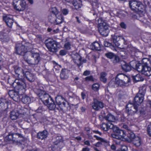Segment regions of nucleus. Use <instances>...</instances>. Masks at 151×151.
<instances>
[{
    "label": "nucleus",
    "instance_id": "22",
    "mask_svg": "<svg viewBox=\"0 0 151 151\" xmlns=\"http://www.w3.org/2000/svg\"><path fill=\"white\" fill-rule=\"evenodd\" d=\"M121 65L122 70L124 71L127 72L131 70V69L129 64L122 61L121 62Z\"/></svg>",
    "mask_w": 151,
    "mask_h": 151
},
{
    "label": "nucleus",
    "instance_id": "59",
    "mask_svg": "<svg viewBox=\"0 0 151 151\" xmlns=\"http://www.w3.org/2000/svg\"><path fill=\"white\" fill-rule=\"evenodd\" d=\"M70 46V43L69 42H67L65 44L64 46L67 50H69L71 48Z\"/></svg>",
    "mask_w": 151,
    "mask_h": 151
},
{
    "label": "nucleus",
    "instance_id": "10",
    "mask_svg": "<svg viewBox=\"0 0 151 151\" xmlns=\"http://www.w3.org/2000/svg\"><path fill=\"white\" fill-rule=\"evenodd\" d=\"M141 65L138 72L145 76H149L151 75V68L149 66H143Z\"/></svg>",
    "mask_w": 151,
    "mask_h": 151
},
{
    "label": "nucleus",
    "instance_id": "24",
    "mask_svg": "<svg viewBox=\"0 0 151 151\" xmlns=\"http://www.w3.org/2000/svg\"><path fill=\"white\" fill-rule=\"evenodd\" d=\"M55 42H56L53 39L49 38L45 40V43L46 47L47 49H50L51 46H52V45L53 46V45H55Z\"/></svg>",
    "mask_w": 151,
    "mask_h": 151
},
{
    "label": "nucleus",
    "instance_id": "60",
    "mask_svg": "<svg viewBox=\"0 0 151 151\" xmlns=\"http://www.w3.org/2000/svg\"><path fill=\"white\" fill-rule=\"evenodd\" d=\"M128 148L125 145H122L121 150L118 151H127Z\"/></svg>",
    "mask_w": 151,
    "mask_h": 151
},
{
    "label": "nucleus",
    "instance_id": "45",
    "mask_svg": "<svg viewBox=\"0 0 151 151\" xmlns=\"http://www.w3.org/2000/svg\"><path fill=\"white\" fill-rule=\"evenodd\" d=\"M107 74L104 72H101L100 74V81L103 82L104 83H106L107 81V78L106 77Z\"/></svg>",
    "mask_w": 151,
    "mask_h": 151
},
{
    "label": "nucleus",
    "instance_id": "43",
    "mask_svg": "<svg viewBox=\"0 0 151 151\" xmlns=\"http://www.w3.org/2000/svg\"><path fill=\"white\" fill-rule=\"evenodd\" d=\"M146 87L145 86L140 87L139 88V91L137 94H139L144 97L146 92Z\"/></svg>",
    "mask_w": 151,
    "mask_h": 151
},
{
    "label": "nucleus",
    "instance_id": "4",
    "mask_svg": "<svg viewBox=\"0 0 151 151\" xmlns=\"http://www.w3.org/2000/svg\"><path fill=\"white\" fill-rule=\"evenodd\" d=\"M24 78H23L21 79H16L14 83V84H16L15 86V88L18 91V92L20 94L24 93L25 91L26 84Z\"/></svg>",
    "mask_w": 151,
    "mask_h": 151
},
{
    "label": "nucleus",
    "instance_id": "8",
    "mask_svg": "<svg viewBox=\"0 0 151 151\" xmlns=\"http://www.w3.org/2000/svg\"><path fill=\"white\" fill-rule=\"evenodd\" d=\"M137 110V106L133 104H129L127 105L125 111L128 115H132L136 113Z\"/></svg>",
    "mask_w": 151,
    "mask_h": 151
},
{
    "label": "nucleus",
    "instance_id": "46",
    "mask_svg": "<svg viewBox=\"0 0 151 151\" xmlns=\"http://www.w3.org/2000/svg\"><path fill=\"white\" fill-rule=\"evenodd\" d=\"M19 133H13V139L12 141L17 143L19 142Z\"/></svg>",
    "mask_w": 151,
    "mask_h": 151
},
{
    "label": "nucleus",
    "instance_id": "52",
    "mask_svg": "<svg viewBox=\"0 0 151 151\" xmlns=\"http://www.w3.org/2000/svg\"><path fill=\"white\" fill-rule=\"evenodd\" d=\"M72 57L73 61L81 59L80 56L77 53L73 55Z\"/></svg>",
    "mask_w": 151,
    "mask_h": 151
},
{
    "label": "nucleus",
    "instance_id": "20",
    "mask_svg": "<svg viewBox=\"0 0 151 151\" xmlns=\"http://www.w3.org/2000/svg\"><path fill=\"white\" fill-rule=\"evenodd\" d=\"M25 76L27 80L30 82H32L35 80L34 75L28 71H26L24 73Z\"/></svg>",
    "mask_w": 151,
    "mask_h": 151
},
{
    "label": "nucleus",
    "instance_id": "41",
    "mask_svg": "<svg viewBox=\"0 0 151 151\" xmlns=\"http://www.w3.org/2000/svg\"><path fill=\"white\" fill-rule=\"evenodd\" d=\"M142 63H141V65L143 66H148L149 64H150L151 61L149 58H144L142 60Z\"/></svg>",
    "mask_w": 151,
    "mask_h": 151
},
{
    "label": "nucleus",
    "instance_id": "30",
    "mask_svg": "<svg viewBox=\"0 0 151 151\" xmlns=\"http://www.w3.org/2000/svg\"><path fill=\"white\" fill-rule=\"evenodd\" d=\"M35 93L40 98V99L46 93L43 90L39 88H35L34 90Z\"/></svg>",
    "mask_w": 151,
    "mask_h": 151
},
{
    "label": "nucleus",
    "instance_id": "34",
    "mask_svg": "<svg viewBox=\"0 0 151 151\" xmlns=\"http://www.w3.org/2000/svg\"><path fill=\"white\" fill-rule=\"evenodd\" d=\"M124 80L129 81V78L127 76L122 73H120L117 74L115 80Z\"/></svg>",
    "mask_w": 151,
    "mask_h": 151
},
{
    "label": "nucleus",
    "instance_id": "62",
    "mask_svg": "<svg viewBox=\"0 0 151 151\" xmlns=\"http://www.w3.org/2000/svg\"><path fill=\"white\" fill-rule=\"evenodd\" d=\"M68 94L71 98H73L75 96L74 94L70 91L68 92Z\"/></svg>",
    "mask_w": 151,
    "mask_h": 151
},
{
    "label": "nucleus",
    "instance_id": "29",
    "mask_svg": "<svg viewBox=\"0 0 151 151\" xmlns=\"http://www.w3.org/2000/svg\"><path fill=\"white\" fill-rule=\"evenodd\" d=\"M64 19L62 14H60L56 16L55 22L54 25H57L62 23Z\"/></svg>",
    "mask_w": 151,
    "mask_h": 151
},
{
    "label": "nucleus",
    "instance_id": "18",
    "mask_svg": "<svg viewBox=\"0 0 151 151\" xmlns=\"http://www.w3.org/2000/svg\"><path fill=\"white\" fill-rule=\"evenodd\" d=\"M144 99L143 96L137 94L134 98L133 104L137 106L143 102Z\"/></svg>",
    "mask_w": 151,
    "mask_h": 151
},
{
    "label": "nucleus",
    "instance_id": "63",
    "mask_svg": "<svg viewBox=\"0 0 151 151\" xmlns=\"http://www.w3.org/2000/svg\"><path fill=\"white\" fill-rule=\"evenodd\" d=\"M69 11L68 9H63L62 10V12L64 15H66L68 14Z\"/></svg>",
    "mask_w": 151,
    "mask_h": 151
},
{
    "label": "nucleus",
    "instance_id": "38",
    "mask_svg": "<svg viewBox=\"0 0 151 151\" xmlns=\"http://www.w3.org/2000/svg\"><path fill=\"white\" fill-rule=\"evenodd\" d=\"M92 49L93 50H101V45L97 42H94L91 45Z\"/></svg>",
    "mask_w": 151,
    "mask_h": 151
},
{
    "label": "nucleus",
    "instance_id": "26",
    "mask_svg": "<svg viewBox=\"0 0 151 151\" xmlns=\"http://www.w3.org/2000/svg\"><path fill=\"white\" fill-rule=\"evenodd\" d=\"M94 137L96 138V139L100 141L101 142L102 145H104L105 147L109 145V142L108 141L100 137H98L96 135H94Z\"/></svg>",
    "mask_w": 151,
    "mask_h": 151
},
{
    "label": "nucleus",
    "instance_id": "17",
    "mask_svg": "<svg viewBox=\"0 0 151 151\" xmlns=\"http://www.w3.org/2000/svg\"><path fill=\"white\" fill-rule=\"evenodd\" d=\"M70 70L66 68L62 69L60 74V77L61 80L67 79L69 77Z\"/></svg>",
    "mask_w": 151,
    "mask_h": 151
},
{
    "label": "nucleus",
    "instance_id": "58",
    "mask_svg": "<svg viewBox=\"0 0 151 151\" xmlns=\"http://www.w3.org/2000/svg\"><path fill=\"white\" fill-rule=\"evenodd\" d=\"M101 115H100L99 116V118L100 120H102L103 119H105V113L104 111H102L101 112Z\"/></svg>",
    "mask_w": 151,
    "mask_h": 151
},
{
    "label": "nucleus",
    "instance_id": "61",
    "mask_svg": "<svg viewBox=\"0 0 151 151\" xmlns=\"http://www.w3.org/2000/svg\"><path fill=\"white\" fill-rule=\"evenodd\" d=\"M59 54L61 56L65 55L67 54V51L64 50H61L60 51Z\"/></svg>",
    "mask_w": 151,
    "mask_h": 151
},
{
    "label": "nucleus",
    "instance_id": "21",
    "mask_svg": "<svg viewBox=\"0 0 151 151\" xmlns=\"http://www.w3.org/2000/svg\"><path fill=\"white\" fill-rule=\"evenodd\" d=\"M129 65L131 68H132L135 69L138 71L140 68V66H141V63H139L135 60L131 61L129 62Z\"/></svg>",
    "mask_w": 151,
    "mask_h": 151
},
{
    "label": "nucleus",
    "instance_id": "2",
    "mask_svg": "<svg viewBox=\"0 0 151 151\" xmlns=\"http://www.w3.org/2000/svg\"><path fill=\"white\" fill-rule=\"evenodd\" d=\"M97 24L99 31L101 35L104 36H107L109 32L108 24L101 18L98 19Z\"/></svg>",
    "mask_w": 151,
    "mask_h": 151
},
{
    "label": "nucleus",
    "instance_id": "55",
    "mask_svg": "<svg viewBox=\"0 0 151 151\" xmlns=\"http://www.w3.org/2000/svg\"><path fill=\"white\" fill-rule=\"evenodd\" d=\"M52 14H55V15L56 16L59 15L58 14V11L55 7H54L52 9Z\"/></svg>",
    "mask_w": 151,
    "mask_h": 151
},
{
    "label": "nucleus",
    "instance_id": "12",
    "mask_svg": "<svg viewBox=\"0 0 151 151\" xmlns=\"http://www.w3.org/2000/svg\"><path fill=\"white\" fill-rule=\"evenodd\" d=\"M113 40L114 43L117 46L122 42L125 45L127 44V40L122 36L114 35L113 37Z\"/></svg>",
    "mask_w": 151,
    "mask_h": 151
},
{
    "label": "nucleus",
    "instance_id": "32",
    "mask_svg": "<svg viewBox=\"0 0 151 151\" xmlns=\"http://www.w3.org/2000/svg\"><path fill=\"white\" fill-rule=\"evenodd\" d=\"M0 40L2 42H7L9 41L8 35L6 33H0Z\"/></svg>",
    "mask_w": 151,
    "mask_h": 151
},
{
    "label": "nucleus",
    "instance_id": "42",
    "mask_svg": "<svg viewBox=\"0 0 151 151\" xmlns=\"http://www.w3.org/2000/svg\"><path fill=\"white\" fill-rule=\"evenodd\" d=\"M51 97L47 93H45L41 97L40 99L44 104L45 102H47L49 99H50Z\"/></svg>",
    "mask_w": 151,
    "mask_h": 151
},
{
    "label": "nucleus",
    "instance_id": "13",
    "mask_svg": "<svg viewBox=\"0 0 151 151\" xmlns=\"http://www.w3.org/2000/svg\"><path fill=\"white\" fill-rule=\"evenodd\" d=\"M13 68L14 69L16 76L18 78V79H21L24 78V72L23 70L20 67L17 66H14Z\"/></svg>",
    "mask_w": 151,
    "mask_h": 151
},
{
    "label": "nucleus",
    "instance_id": "47",
    "mask_svg": "<svg viewBox=\"0 0 151 151\" xmlns=\"http://www.w3.org/2000/svg\"><path fill=\"white\" fill-rule=\"evenodd\" d=\"M56 17L55 15L51 14L48 16V20L51 23L54 24Z\"/></svg>",
    "mask_w": 151,
    "mask_h": 151
},
{
    "label": "nucleus",
    "instance_id": "25",
    "mask_svg": "<svg viewBox=\"0 0 151 151\" xmlns=\"http://www.w3.org/2000/svg\"><path fill=\"white\" fill-rule=\"evenodd\" d=\"M19 115V113L17 110L13 111L10 113V118L12 120L17 119Z\"/></svg>",
    "mask_w": 151,
    "mask_h": 151
},
{
    "label": "nucleus",
    "instance_id": "27",
    "mask_svg": "<svg viewBox=\"0 0 151 151\" xmlns=\"http://www.w3.org/2000/svg\"><path fill=\"white\" fill-rule=\"evenodd\" d=\"M72 4L76 9L81 8L82 5V2L81 0H74L72 2Z\"/></svg>",
    "mask_w": 151,
    "mask_h": 151
},
{
    "label": "nucleus",
    "instance_id": "57",
    "mask_svg": "<svg viewBox=\"0 0 151 151\" xmlns=\"http://www.w3.org/2000/svg\"><path fill=\"white\" fill-rule=\"evenodd\" d=\"M81 60V59L77 60H74L73 62L75 64H76L78 67H79L82 64Z\"/></svg>",
    "mask_w": 151,
    "mask_h": 151
},
{
    "label": "nucleus",
    "instance_id": "44",
    "mask_svg": "<svg viewBox=\"0 0 151 151\" xmlns=\"http://www.w3.org/2000/svg\"><path fill=\"white\" fill-rule=\"evenodd\" d=\"M58 43L56 42L55 43L54 47L52 45V46H51L50 49H48V50L50 52H52V53L55 52H57L58 51L57 50V45Z\"/></svg>",
    "mask_w": 151,
    "mask_h": 151
},
{
    "label": "nucleus",
    "instance_id": "1",
    "mask_svg": "<svg viewBox=\"0 0 151 151\" xmlns=\"http://www.w3.org/2000/svg\"><path fill=\"white\" fill-rule=\"evenodd\" d=\"M24 59L30 65H35L39 63L41 58L39 53L29 51L25 55Z\"/></svg>",
    "mask_w": 151,
    "mask_h": 151
},
{
    "label": "nucleus",
    "instance_id": "6",
    "mask_svg": "<svg viewBox=\"0 0 151 151\" xmlns=\"http://www.w3.org/2000/svg\"><path fill=\"white\" fill-rule=\"evenodd\" d=\"M129 4L131 9L136 12H141L144 8V6L142 3L136 0H132L129 1Z\"/></svg>",
    "mask_w": 151,
    "mask_h": 151
},
{
    "label": "nucleus",
    "instance_id": "48",
    "mask_svg": "<svg viewBox=\"0 0 151 151\" xmlns=\"http://www.w3.org/2000/svg\"><path fill=\"white\" fill-rule=\"evenodd\" d=\"M129 132L128 134V137L129 139L130 142H131L137 136H135L134 134L131 131H130Z\"/></svg>",
    "mask_w": 151,
    "mask_h": 151
},
{
    "label": "nucleus",
    "instance_id": "3",
    "mask_svg": "<svg viewBox=\"0 0 151 151\" xmlns=\"http://www.w3.org/2000/svg\"><path fill=\"white\" fill-rule=\"evenodd\" d=\"M32 45L30 43H25L24 45L22 43H17L15 47V53L19 55L23 56V58L26 53L29 51L27 50L28 48V46Z\"/></svg>",
    "mask_w": 151,
    "mask_h": 151
},
{
    "label": "nucleus",
    "instance_id": "37",
    "mask_svg": "<svg viewBox=\"0 0 151 151\" xmlns=\"http://www.w3.org/2000/svg\"><path fill=\"white\" fill-rule=\"evenodd\" d=\"M19 142H18L17 145H20L23 144V142H25L27 140L26 138L24 136H23L22 134H19Z\"/></svg>",
    "mask_w": 151,
    "mask_h": 151
},
{
    "label": "nucleus",
    "instance_id": "14",
    "mask_svg": "<svg viewBox=\"0 0 151 151\" xmlns=\"http://www.w3.org/2000/svg\"><path fill=\"white\" fill-rule=\"evenodd\" d=\"M3 19L6 23V25L10 28H11L14 20L13 17L12 15H8L3 16Z\"/></svg>",
    "mask_w": 151,
    "mask_h": 151
},
{
    "label": "nucleus",
    "instance_id": "35",
    "mask_svg": "<svg viewBox=\"0 0 151 151\" xmlns=\"http://www.w3.org/2000/svg\"><path fill=\"white\" fill-rule=\"evenodd\" d=\"M117 84V86H125L129 82V81L124 80H116Z\"/></svg>",
    "mask_w": 151,
    "mask_h": 151
},
{
    "label": "nucleus",
    "instance_id": "50",
    "mask_svg": "<svg viewBox=\"0 0 151 151\" xmlns=\"http://www.w3.org/2000/svg\"><path fill=\"white\" fill-rule=\"evenodd\" d=\"M51 103L50 104L47 105V107L50 110H54L56 108V105L53 101H50Z\"/></svg>",
    "mask_w": 151,
    "mask_h": 151
},
{
    "label": "nucleus",
    "instance_id": "53",
    "mask_svg": "<svg viewBox=\"0 0 151 151\" xmlns=\"http://www.w3.org/2000/svg\"><path fill=\"white\" fill-rule=\"evenodd\" d=\"M100 85L98 83H94L92 86V89L94 91H97L99 89Z\"/></svg>",
    "mask_w": 151,
    "mask_h": 151
},
{
    "label": "nucleus",
    "instance_id": "40",
    "mask_svg": "<svg viewBox=\"0 0 151 151\" xmlns=\"http://www.w3.org/2000/svg\"><path fill=\"white\" fill-rule=\"evenodd\" d=\"M22 102L25 104H28L31 102L30 98L27 95L24 96L22 99Z\"/></svg>",
    "mask_w": 151,
    "mask_h": 151
},
{
    "label": "nucleus",
    "instance_id": "39",
    "mask_svg": "<svg viewBox=\"0 0 151 151\" xmlns=\"http://www.w3.org/2000/svg\"><path fill=\"white\" fill-rule=\"evenodd\" d=\"M7 101L4 99H2L0 100V110L3 111L4 110L5 108V104L7 103Z\"/></svg>",
    "mask_w": 151,
    "mask_h": 151
},
{
    "label": "nucleus",
    "instance_id": "64",
    "mask_svg": "<svg viewBox=\"0 0 151 151\" xmlns=\"http://www.w3.org/2000/svg\"><path fill=\"white\" fill-rule=\"evenodd\" d=\"M120 25L122 28L126 29L127 28V25L124 22H122L121 23Z\"/></svg>",
    "mask_w": 151,
    "mask_h": 151
},
{
    "label": "nucleus",
    "instance_id": "15",
    "mask_svg": "<svg viewBox=\"0 0 151 151\" xmlns=\"http://www.w3.org/2000/svg\"><path fill=\"white\" fill-rule=\"evenodd\" d=\"M8 93L10 97L14 101L18 102L20 100V97L19 94V93L18 91L17 92L14 90H10Z\"/></svg>",
    "mask_w": 151,
    "mask_h": 151
},
{
    "label": "nucleus",
    "instance_id": "33",
    "mask_svg": "<svg viewBox=\"0 0 151 151\" xmlns=\"http://www.w3.org/2000/svg\"><path fill=\"white\" fill-rule=\"evenodd\" d=\"M53 142L55 145H58V144L61 142L63 143L62 137L61 136H56L54 137L53 139Z\"/></svg>",
    "mask_w": 151,
    "mask_h": 151
},
{
    "label": "nucleus",
    "instance_id": "36",
    "mask_svg": "<svg viewBox=\"0 0 151 151\" xmlns=\"http://www.w3.org/2000/svg\"><path fill=\"white\" fill-rule=\"evenodd\" d=\"M132 77L134 81L136 82L142 81L144 80V78L139 74H137L135 76H132Z\"/></svg>",
    "mask_w": 151,
    "mask_h": 151
},
{
    "label": "nucleus",
    "instance_id": "23",
    "mask_svg": "<svg viewBox=\"0 0 151 151\" xmlns=\"http://www.w3.org/2000/svg\"><path fill=\"white\" fill-rule=\"evenodd\" d=\"M114 125L111 123L106 124L103 123L101 125V127L102 130L105 131H108L109 129H112Z\"/></svg>",
    "mask_w": 151,
    "mask_h": 151
},
{
    "label": "nucleus",
    "instance_id": "51",
    "mask_svg": "<svg viewBox=\"0 0 151 151\" xmlns=\"http://www.w3.org/2000/svg\"><path fill=\"white\" fill-rule=\"evenodd\" d=\"M115 81H114L111 80L109 83V85L110 86L115 87H117V84L116 82V80L115 79Z\"/></svg>",
    "mask_w": 151,
    "mask_h": 151
},
{
    "label": "nucleus",
    "instance_id": "54",
    "mask_svg": "<svg viewBox=\"0 0 151 151\" xmlns=\"http://www.w3.org/2000/svg\"><path fill=\"white\" fill-rule=\"evenodd\" d=\"M85 81H91L93 82L94 79L92 76H87L85 78Z\"/></svg>",
    "mask_w": 151,
    "mask_h": 151
},
{
    "label": "nucleus",
    "instance_id": "7",
    "mask_svg": "<svg viewBox=\"0 0 151 151\" xmlns=\"http://www.w3.org/2000/svg\"><path fill=\"white\" fill-rule=\"evenodd\" d=\"M13 4L14 9L19 11L24 10L26 6V3L24 0H14Z\"/></svg>",
    "mask_w": 151,
    "mask_h": 151
},
{
    "label": "nucleus",
    "instance_id": "49",
    "mask_svg": "<svg viewBox=\"0 0 151 151\" xmlns=\"http://www.w3.org/2000/svg\"><path fill=\"white\" fill-rule=\"evenodd\" d=\"M13 133L10 132L4 138V140L6 142L9 141H12Z\"/></svg>",
    "mask_w": 151,
    "mask_h": 151
},
{
    "label": "nucleus",
    "instance_id": "5",
    "mask_svg": "<svg viewBox=\"0 0 151 151\" xmlns=\"http://www.w3.org/2000/svg\"><path fill=\"white\" fill-rule=\"evenodd\" d=\"M112 129L114 133L111 134V136L113 138L120 140L125 137V132L118 127L114 125Z\"/></svg>",
    "mask_w": 151,
    "mask_h": 151
},
{
    "label": "nucleus",
    "instance_id": "56",
    "mask_svg": "<svg viewBox=\"0 0 151 151\" xmlns=\"http://www.w3.org/2000/svg\"><path fill=\"white\" fill-rule=\"evenodd\" d=\"M147 130L149 135L151 137V122L148 125Z\"/></svg>",
    "mask_w": 151,
    "mask_h": 151
},
{
    "label": "nucleus",
    "instance_id": "9",
    "mask_svg": "<svg viewBox=\"0 0 151 151\" xmlns=\"http://www.w3.org/2000/svg\"><path fill=\"white\" fill-rule=\"evenodd\" d=\"M56 102L59 108H56L58 110H62L65 107L66 103L64 101L65 99L61 95L58 96L55 98Z\"/></svg>",
    "mask_w": 151,
    "mask_h": 151
},
{
    "label": "nucleus",
    "instance_id": "28",
    "mask_svg": "<svg viewBox=\"0 0 151 151\" xmlns=\"http://www.w3.org/2000/svg\"><path fill=\"white\" fill-rule=\"evenodd\" d=\"M134 145L136 147H139L141 144V140L140 138L137 136L135 137L132 142Z\"/></svg>",
    "mask_w": 151,
    "mask_h": 151
},
{
    "label": "nucleus",
    "instance_id": "16",
    "mask_svg": "<svg viewBox=\"0 0 151 151\" xmlns=\"http://www.w3.org/2000/svg\"><path fill=\"white\" fill-rule=\"evenodd\" d=\"M105 55L108 58L110 59H114L113 62L114 63H116L119 61V57L113 52H109L106 53Z\"/></svg>",
    "mask_w": 151,
    "mask_h": 151
},
{
    "label": "nucleus",
    "instance_id": "31",
    "mask_svg": "<svg viewBox=\"0 0 151 151\" xmlns=\"http://www.w3.org/2000/svg\"><path fill=\"white\" fill-rule=\"evenodd\" d=\"M105 119L106 121L111 122H114L116 120L115 116L110 113H109L105 116Z\"/></svg>",
    "mask_w": 151,
    "mask_h": 151
},
{
    "label": "nucleus",
    "instance_id": "11",
    "mask_svg": "<svg viewBox=\"0 0 151 151\" xmlns=\"http://www.w3.org/2000/svg\"><path fill=\"white\" fill-rule=\"evenodd\" d=\"M91 105L92 108L96 111H98L104 107V104L96 99H93Z\"/></svg>",
    "mask_w": 151,
    "mask_h": 151
},
{
    "label": "nucleus",
    "instance_id": "19",
    "mask_svg": "<svg viewBox=\"0 0 151 151\" xmlns=\"http://www.w3.org/2000/svg\"><path fill=\"white\" fill-rule=\"evenodd\" d=\"M48 132L46 130L40 132L37 134V137L39 139L42 140L46 138L48 135Z\"/></svg>",
    "mask_w": 151,
    "mask_h": 151
}]
</instances>
